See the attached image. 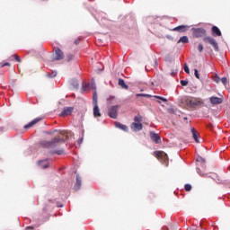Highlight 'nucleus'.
I'll return each mask as SVG.
<instances>
[{
    "label": "nucleus",
    "instance_id": "1",
    "mask_svg": "<svg viewBox=\"0 0 230 230\" xmlns=\"http://www.w3.org/2000/svg\"><path fill=\"white\" fill-rule=\"evenodd\" d=\"M71 136H73L71 131L59 129L58 143H66V141L69 143V141L72 139Z\"/></svg>",
    "mask_w": 230,
    "mask_h": 230
},
{
    "label": "nucleus",
    "instance_id": "2",
    "mask_svg": "<svg viewBox=\"0 0 230 230\" xmlns=\"http://www.w3.org/2000/svg\"><path fill=\"white\" fill-rule=\"evenodd\" d=\"M40 145L42 148H55L57 145H58V138L54 137L52 140L48 141V140H41L40 142Z\"/></svg>",
    "mask_w": 230,
    "mask_h": 230
},
{
    "label": "nucleus",
    "instance_id": "3",
    "mask_svg": "<svg viewBox=\"0 0 230 230\" xmlns=\"http://www.w3.org/2000/svg\"><path fill=\"white\" fill-rule=\"evenodd\" d=\"M186 103L189 107L195 109V107H200V105H202L204 102L200 98L190 97L186 100Z\"/></svg>",
    "mask_w": 230,
    "mask_h": 230
},
{
    "label": "nucleus",
    "instance_id": "4",
    "mask_svg": "<svg viewBox=\"0 0 230 230\" xmlns=\"http://www.w3.org/2000/svg\"><path fill=\"white\" fill-rule=\"evenodd\" d=\"M155 157L161 161L163 164H165V166H168V155L163 151H155Z\"/></svg>",
    "mask_w": 230,
    "mask_h": 230
},
{
    "label": "nucleus",
    "instance_id": "5",
    "mask_svg": "<svg viewBox=\"0 0 230 230\" xmlns=\"http://www.w3.org/2000/svg\"><path fill=\"white\" fill-rule=\"evenodd\" d=\"M191 31H192L193 37H196V39H199L200 37H206V29L192 28Z\"/></svg>",
    "mask_w": 230,
    "mask_h": 230
},
{
    "label": "nucleus",
    "instance_id": "6",
    "mask_svg": "<svg viewBox=\"0 0 230 230\" xmlns=\"http://www.w3.org/2000/svg\"><path fill=\"white\" fill-rule=\"evenodd\" d=\"M119 109V106L118 105L110 107L108 110V116H110V118H112V119H117Z\"/></svg>",
    "mask_w": 230,
    "mask_h": 230
},
{
    "label": "nucleus",
    "instance_id": "7",
    "mask_svg": "<svg viewBox=\"0 0 230 230\" xmlns=\"http://www.w3.org/2000/svg\"><path fill=\"white\" fill-rule=\"evenodd\" d=\"M203 40L206 44H210L216 51H218V42H217V40L212 37H205Z\"/></svg>",
    "mask_w": 230,
    "mask_h": 230
},
{
    "label": "nucleus",
    "instance_id": "8",
    "mask_svg": "<svg viewBox=\"0 0 230 230\" xmlns=\"http://www.w3.org/2000/svg\"><path fill=\"white\" fill-rule=\"evenodd\" d=\"M73 111H75V109L73 107H66L61 113L59 114V116H63V118H66L67 116H71V114H73Z\"/></svg>",
    "mask_w": 230,
    "mask_h": 230
},
{
    "label": "nucleus",
    "instance_id": "9",
    "mask_svg": "<svg viewBox=\"0 0 230 230\" xmlns=\"http://www.w3.org/2000/svg\"><path fill=\"white\" fill-rule=\"evenodd\" d=\"M131 129L133 132H139V130H143V123L141 122H133L131 124Z\"/></svg>",
    "mask_w": 230,
    "mask_h": 230
},
{
    "label": "nucleus",
    "instance_id": "10",
    "mask_svg": "<svg viewBox=\"0 0 230 230\" xmlns=\"http://www.w3.org/2000/svg\"><path fill=\"white\" fill-rule=\"evenodd\" d=\"M150 137H151L152 141H154V143H155L156 145H159V143H161V137L159 136V134H157L154 131H151Z\"/></svg>",
    "mask_w": 230,
    "mask_h": 230
},
{
    "label": "nucleus",
    "instance_id": "11",
    "mask_svg": "<svg viewBox=\"0 0 230 230\" xmlns=\"http://www.w3.org/2000/svg\"><path fill=\"white\" fill-rule=\"evenodd\" d=\"M80 188H82V177H80V174H76L75 184L74 186V190L75 191H78V190H80Z\"/></svg>",
    "mask_w": 230,
    "mask_h": 230
},
{
    "label": "nucleus",
    "instance_id": "12",
    "mask_svg": "<svg viewBox=\"0 0 230 230\" xmlns=\"http://www.w3.org/2000/svg\"><path fill=\"white\" fill-rule=\"evenodd\" d=\"M39 121H40V118H36L33 120H31L29 124L25 125L23 127V128L25 130H28V128H31V127H33L34 125H37V123H39Z\"/></svg>",
    "mask_w": 230,
    "mask_h": 230
},
{
    "label": "nucleus",
    "instance_id": "13",
    "mask_svg": "<svg viewBox=\"0 0 230 230\" xmlns=\"http://www.w3.org/2000/svg\"><path fill=\"white\" fill-rule=\"evenodd\" d=\"M222 102L223 100L220 97H215V96L210 97V103H212V105H220Z\"/></svg>",
    "mask_w": 230,
    "mask_h": 230
},
{
    "label": "nucleus",
    "instance_id": "14",
    "mask_svg": "<svg viewBox=\"0 0 230 230\" xmlns=\"http://www.w3.org/2000/svg\"><path fill=\"white\" fill-rule=\"evenodd\" d=\"M212 35L213 37H222V31L217 26L212 27Z\"/></svg>",
    "mask_w": 230,
    "mask_h": 230
},
{
    "label": "nucleus",
    "instance_id": "15",
    "mask_svg": "<svg viewBox=\"0 0 230 230\" xmlns=\"http://www.w3.org/2000/svg\"><path fill=\"white\" fill-rule=\"evenodd\" d=\"M196 161L198 163V166L199 164L203 170L206 168V160L202 158V156H198Z\"/></svg>",
    "mask_w": 230,
    "mask_h": 230
},
{
    "label": "nucleus",
    "instance_id": "16",
    "mask_svg": "<svg viewBox=\"0 0 230 230\" xmlns=\"http://www.w3.org/2000/svg\"><path fill=\"white\" fill-rule=\"evenodd\" d=\"M39 167L42 169H46L49 166V162L48 160H40L38 162Z\"/></svg>",
    "mask_w": 230,
    "mask_h": 230
},
{
    "label": "nucleus",
    "instance_id": "17",
    "mask_svg": "<svg viewBox=\"0 0 230 230\" xmlns=\"http://www.w3.org/2000/svg\"><path fill=\"white\" fill-rule=\"evenodd\" d=\"M93 116L94 118H100V116H102L98 104H93Z\"/></svg>",
    "mask_w": 230,
    "mask_h": 230
},
{
    "label": "nucleus",
    "instance_id": "18",
    "mask_svg": "<svg viewBox=\"0 0 230 230\" xmlns=\"http://www.w3.org/2000/svg\"><path fill=\"white\" fill-rule=\"evenodd\" d=\"M115 127L117 128H119L120 130H123L124 132H128V127H127V125H123L119 122H116Z\"/></svg>",
    "mask_w": 230,
    "mask_h": 230
},
{
    "label": "nucleus",
    "instance_id": "19",
    "mask_svg": "<svg viewBox=\"0 0 230 230\" xmlns=\"http://www.w3.org/2000/svg\"><path fill=\"white\" fill-rule=\"evenodd\" d=\"M91 90V84L89 83H83L81 93H85Z\"/></svg>",
    "mask_w": 230,
    "mask_h": 230
},
{
    "label": "nucleus",
    "instance_id": "20",
    "mask_svg": "<svg viewBox=\"0 0 230 230\" xmlns=\"http://www.w3.org/2000/svg\"><path fill=\"white\" fill-rule=\"evenodd\" d=\"M186 28H188V26L186 25H179L175 28H173L172 30V31H180V32H182V31H186Z\"/></svg>",
    "mask_w": 230,
    "mask_h": 230
},
{
    "label": "nucleus",
    "instance_id": "21",
    "mask_svg": "<svg viewBox=\"0 0 230 230\" xmlns=\"http://www.w3.org/2000/svg\"><path fill=\"white\" fill-rule=\"evenodd\" d=\"M191 133H192V137L194 138V140L196 141V143H200V141L199 140V133L197 132V130L195 129V128H191Z\"/></svg>",
    "mask_w": 230,
    "mask_h": 230
},
{
    "label": "nucleus",
    "instance_id": "22",
    "mask_svg": "<svg viewBox=\"0 0 230 230\" xmlns=\"http://www.w3.org/2000/svg\"><path fill=\"white\" fill-rule=\"evenodd\" d=\"M181 42L182 44H188L190 42V40L188 39V36L181 37L180 40H178V44H181Z\"/></svg>",
    "mask_w": 230,
    "mask_h": 230
},
{
    "label": "nucleus",
    "instance_id": "23",
    "mask_svg": "<svg viewBox=\"0 0 230 230\" xmlns=\"http://www.w3.org/2000/svg\"><path fill=\"white\" fill-rule=\"evenodd\" d=\"M70 84L72 86H74V89H78V87H80V84H78V80L76 79H72Z\"/></svg>",
    "mask_w": 230,
    "mask_h": 230
},
{
    "label": "nucleus",
    "instance_id": "24",
    "mask_svg": "<svg viewBox=\"0 0 230 230\" xmlns=\"http://www.w3.org/2000/svg\"><path fill=\"white\" fill-rule=\"evenodd\" d=\"M93 105H98V93L96 92L93 93Z\"/></svg>",
    "mask_w": 230,
    "mask_h": 230
},
{
    "label": "nucleus",
    "instance_id": "25",
    "mask_svg": "<svg viewBox=\"0 0 230 230\" xmlns=\"http://www.w3.org/2000/svg\"><path fill=\"white\" fill-rule=\"evenodd\" d=\"M119 85H120V87H122V89H128V85H127V84H125V80H123V79H119Z\"/></svg>",
    "mask_w": 230,
    "mask_h": 230
},
{
    "label": "nucleus",
    "instance_id": "26",
    "mask_svg": "<svg viewBox=\"0 0 230 230\" xmlns=\"http://www.w3.org/2000/svg\"><path fill=\"white\" fill-rule=\"evenodd\" d=\"M93 89V93H96V83H94V79H92L91 84H90V89Z\"/></svg>",
    "mask_w": 230,
    "mask_h": 230
},
{
    "label": "nucleus",
    "instance_id": "27",
    "mask_svg": "<svg viewBox=\"0 0 230 230\" xmlns=\"http://www.w3.org/2000/svg\"><path fill=\"white\" fill-rule=\"evenodd\" d=\"M55 51V57L53 58V60H58V48L54 47Z\"/></svg>",
    "mask_w": 230,
    "mask_h": 230
},
{
    "label": "nucleus",
    "instance_id": "28",
    "mask_svg": "<svg viewBox=\"0 0 230 230\" xmlns=\"http://www.w3.org/2000/svg\"><path fill=\"white\" fill-rule=\"evenodd\" d=\"M137 98H139L141 96H143L144 98H151L152 97V95L146 94V93H137Z\"/></svg>",
    "mask_w": 230,
    "mask_h": 230
},
{
    "label": "nucleus",
    "instance_id": "29",
    "mask_svg": "<svg viewBox=\"0 0 230 230\" xmlns=\"http://www.w3.org/2000/svg\"><path fill=\"white\" fill-rule=\"evenodd\" d=\"M63 58H65L64 52L58 49V60H63Z\"/></svg>",
    "mask_w": 230,
    "mask_h": 230
},
{
    "label": "nucleus",
    "instance_id": "30",
    "mask_svg": "<svg viewBox=\"0 0 230 230\" xmlns=\"http://www.w3.org/2000/svg\"><path fill=\"white\" fill-rule=\"evenodd\" d=\"M74 58L73 54H67L65 59V62H71V59Z\"/></svg>",
    "mask_w": 230,
    "mask_h": 230
},
{
    "label": "nucleus",
    "instance_id": "31",
    "mask_svg": "<svg viewBox=\"0 0 230 230\" xmlns=\"http://www.w3.org/2000/svg\"><path fill=\"white\" fill-rule=\"evenodd\" d=\"M58 73L57 71H52V74H48L47 76L49 78H55V76H57Z\"/></svg>",
    "mask_w": 230,
    "mask_h": 230
},
{
    "label": "nucleus",
    "instance_id": "32",
    "mask_svg": "<svg viewBox=\"0 0 230 230\" xmlns=\"http://www.w3.org/2000/svg\"><path fill=\"white\" fill-rule=\"evenodd\" d=\"M134 123H141V116L138 115V116H135L134 118Z\"/></svg>",
    "mask_w": 230,
    "mask_h": 230
},
{
    "label": "nucleus",
    "instance_id": "33",
    "mask_svg": "<svg viewBox=\"0 0 230 230\" xmlns=\"http://www.w3.org/2000/svg\"><path fill=\"white\" fill-rule=\"evenodd\" d=\"M198 51H199V53H202V51H204V46L202 45V43H199L198 45Z\"/></svg>",
    "mask_w": 230,
    "mask_h": 230
},
{
    "label": "nucleus",
    "instance_id": "34",
    "mask_svg": "<svg viewBox=\"0 0 230 230\" xmlns=\"http://www.w3.org/2000/svg\"><path fill=\"white\" fill-rule=\"evenodd\" d=\"M155 98H157V100H161L162 102H168V99L164 98V97H161L158 95H155Z\"/></svg>",
    "mask_w": 230,
    "mask_h": 230
},
{
    "label": "nucleus",
    "instance_id": "35",
    "mask_svg": "<svg viewBox=\"0 0 230 230\" xmlns=\"http://www.w3.org/2000/svg\"><path fill=\"white\" fill-rule=\"evenodd\" d=\"M194 75H195L196 78H198V80L200 79V75L199 74V70L194 69Z\"/></svg>",
    "mask_w": 230,
    "mask_h": 230
},
{
    "label": "nucleus",
    "instance_id": "36",
    "mask_svg": "<svg viewBox=\"0 0 230 230\" xmlns=\"http://www.w3.org/2000/svg\"><path fill=\"white\" fill-rule=\"evenodd\" d=\"M197 173H199V175H200L201 177H205L206 174L202 173V172L200 171V168L197 167Z\"/></svg>",
    "mask_w": 230,
    "mask_h": 230
},
{
    "label": "nucleus",
    "instance_id": "37",
    "mask_svg": "<svg viewBox=\"0 0 230 230\" xmlns=\"http://www.w3.org/2000/svg\"><path fill=\"white\" fill-rule=\"evenodd\" d=\"M13 57L16 62H21V58L17 54L13 55Z\"/></svg>",
    "mask_w": 230,
    "mask_h": 230
},
{
    "label": "nucleus",
    "instance_id": "38",
    "mask_svg": "<svg viewBox=\"0 0 230 230\" xmlns=\"http://www.w3.org/2000/svg\"><path fill=\"white\" fill-rule=\"evenodd\" d=\"M183 67H184L185 73H187V75H190V67H188V65L185 64Z\"/></svg>",
    "mask_w": 230,
    "mask_h": 230
},
{
    "label": "nucleus",
    "instance_id": "39",
    "mask_svg": "<svg viewBox=\"0 0 230 230\" xmlns=\"http://www.w3.org/2000/svg\"><path fill=\"white\" fill-rule=\"evenodd\" d=\"M221 82H222L223 85H226L227 84V77H222Z\"/></svg>",
    "mask_w": 230,
    "mask_h": 230
},
{
    "label": "nucleus",
    "instance_id": "40",
    "mask_svg": "<svg viewBox=\"0 0 230 230\" xmlns=\"http://www.w3.org/2000/svg\"><path fill=\"white\" fill-rule=\"evenodd\" d=\"M214 82H216V84H220V82H221L220 76L217 75V76L214 78Z\"/></svg>",
    "mask_w": 230,
    "mask_h": 230
},
{
    "label": "nucleus",
    "instance_id": "41",
    "mask_svg": "<svg viewBox=\"0 0 230 230\" xmlns=\"http://www.w3.org/2000/svg\"><path fill=\"white\" fill-rule=\"evenodd\" d=\"M181 85H182L183 87H186V85H188V80H181Z\"/></svg>",
    "mask_w": 230,
    "mask_h": 230
},
{
    "label": "nucleus",
    "instance_id": "42",
    "mask_svg": "<svg viewBox=\"0 0 230 230\" xmlns=\"http://www.w3.org/2000/svg\"><path fill=\"white\" fill-rule=\"evenodd\" d=\"M185 190L186 191H191V185L190 184H185Z\"/></svg>",
    "mask_w": 230,
    "mask_h": 230
},
{
    "label": "nucleus",
    "instance_id": "43",
    "mask_svg": "<svg viewBox=\"0 0 230 230\" xmlns=\"http://www.w3.org/2000/svg\"><path fill=\"white\" fill-rule=\"evenodd\" d=\"M6 66H10V63L9 62L2 63L0 67H6Z\"/></svg>",
    "mask_w": 230,
    "mask_h": 230
},
{
    "label": "nucleus",
    "instance_id": "44",
    "mask_svg": "<svg viewBox=\"0 0 230 230\" xmlns=\"http://www.w3.org/2000/svg\"><path fill=\"white\" fill-rule=\"evenodd\" d=\"M166 39H168V40H172L173 37L172 35H166Z\"/></svg>",
    "mask_w": 230,
    "mask_h": 230
},
{
    "label": "nucleus",
    "instance_id": "45",
    "mask_svg": "<svg viewBox=\"0 0 230 230\" xmlns=\"http://www.w3.org/2000/svg\"><path fill=\"white\" fill-rule=\"evenodd\" d=\"M62 154H64V150L59 149V150H58V155H62Z\"/></svg>",
    "mask_w": 230,
    "mask_h": 230
},
{
    "label": "nucleus",
    "instance_id": "46",
    "mask_svg": "<svg viewBox=\"0 0 230 230\" xmlns=\"http://www.w3.org/2000/svg\"><path fill=\"white\" fill-rule=\"evenodd\" d=\"M75 44H76V45L80 44V39L75 40Z\"/></svg>",
    "mask_w": 230,
    "mask_h": 230
},
{
    "label": "nucleus",
    "instance_id": "47",
    "mask_svg": "<svg viewBox=\"0 0 230 230\" xmlns=\"http://www.w3.org/2000/svg\"><path fill=\"white\" fill-rule=\"evenodd\" d=\"M83 141H84V138H80V139L78 140V145H82Z\"/></svg>",
    "mask_w": 230,
    "mask_h": 230
},
{
    "label": "nucleus",
    "instance_id": "48",
    "mask_svg": "<svg viewBox=\"0 0 230 230\" xmlns=\"http://www.w3.org/2000/svg\"><path fill=\"white\" fill-rule=\"evenodd\" d=\"M26 230H33V227L32 226H28V227H26Z\"/></svg>",
    "mask_w": 230,
    "mask_h": 230
},
{
    "label": "nucleus",
    "instance_id": "49",
    "mask_svg": "<svg viewBox=\"0 0 230 230\" xmlns=\"http://www.w3.org/2000/svg\"><path fill=\"white\" fill-rule=\"evenodd\" d=\"M58 208H64V205H58Z\"/></svg>",
    "mask_w": 230,
    "mask_h": 230
}]
</instances>
